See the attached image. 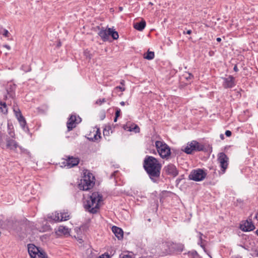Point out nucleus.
<instances>
[{
	"label": "nucleus",
	"instance_id": "7c9ffc66",
	"mask_svg": "<svg viewBox=\"0 0 258 258\" xmlns=\"http://www.w3.org/2000/svg\"><path fill=\"white\" fill-rule=\"evenodd\" d=\"M120 109L118 108H116L115 116H116V117H118L120 116Z\"/></svg>",
	"mask_w": 258,
	"mask_h": 258
},
{
	"label": "nucleus",
	"instance_id": "4d7b16f0",
	"mask_svg": "<svg viewBox=\"0 0 258 258\" xmlns=\"http://www.w3.org/2000/svg\"><path fill=\"white\" fill-rule=\"evenodd\" d=\"M149 5H153V3H151V2H150V3H149Z\"/></svg>",
	"mask_w": 258,
	"mask_h": 258
},
{
	"label": "nucleus",
	"instance_id": "72a5a7b5",
	"mask_svg": "<svg viewBox=\"0 0 258 258\" xmlns=\"http://www.w3.org/2000/svg\"><path fill=\"white\" fill-rule=\"evenodd\" d=\"M231 134H232V133H231V131H226L225 132V135H226L227 137H230V136H231Z\"/></svg>",
	"mask_w": 258,
	"mask_h": 258
},
{
	"label": "nucleus",
	"instance_id": "ea45409f",
	"mask_svg": "<svg viewBox=\"0 0 258 258\" xmlns=\"http://www.w3.org/2000/svg\"><path fill=\"white\" fill-rule=\"evenodd\" d=\"M116 89H119L121 90V91H124L125 90V88L124 87H120V86H117L115 88Z\"/></svg>",
	"mask_w": 258,
	"mask_h": 258
},
{
	"label": "nucleus",
	"instance_id": "a878e982",
	"mask_svg": "<svg viewBox=\"0 0 258 258\" xmlns=\"http://www.w3.org/2000/svg\"><path fill=\"white\" fill-rule=\"evenodd\" d=\"M3 136H4V135L1 133V132H0V146L2 148H4V146H5V144H4V142H3Z\"/></svg>",
	"mask_w": 258,
	"mask_h": 258
},
{
	"label": "nucleus",
	"instance_id": "4be33fe9",
	"mask_svg": "<svg viewBox=\"0 0 258 258\" xmlns=\"http://www.w3.org/2000/svg\"><path fill=\"white\" fill-rule=\"evenodd\" d=\"M60 221H66L70 219V215L68 212L60 213Z\"/></svg>",
	"mask_w": 258,
	"mask_h": 258
},
{
	"label": "nucleus",
	"instance_id": "6e6d98bb",
	"mask_svg": "<svg viewBox=\"0 0 258 258\" xmlns=\"http://www.w3.org/2000/svg\"><path fill=\"white\" fill-rule=\"evenodd\" d=\"M79 240L80 243L82 242V239H79Z\"/></svg>",
	"mask_w": 258,
	"mask_h": 258
},
{
	"label": "nucleus",
	"instance_id": "f257e3e1",
	"mask_svg": "<svg viewBox=\"0 0 258 258\" xmlns=\"http://www.w3.org/2000/svg\"><path fill=\"white\" fill-rule=\"evenodd\" d=\"M143 167L151 180L155 183L158 182L162 167L159 161L153 156H147L144 160Z\"/></svg>",
	"mask_w": 258,
	"mask_h": 258
},
{
	"label": "nucleus",
	"instance_id": "e433bc0d",
	"mask_svg": "<svg viewBox=\"0 0 258 258\" xmlns=\"http://www.w3.org/2000/svg\"><path fill=\"white\" fill-rule=\"evenodd\" d=\"M188 76L186 77L187 80L191 79L194 78V76L191 74H188Z\"/></svg>",
	"mask_w": 258,
	"mask_h": 258
},
{
	"label": "nucleus",
	"instance_id": "c756f323",
	"mask_svg": "<svg viewBox=\"0 0 258 258\" xmlns=\"http://www.w3.org/2000/svg\"><path fill=\"white\" fill-rule=\"evenodd\" d=\"M14 111L15 113V115H16L17 118L19 117V114L20 115H22L20 110L19 109H18L17 110L14 109Z\"/></svg>",
	"mask_w": 258,
	"mask_h": 258
},
{
	"label": "nucleus",
	"instance_id": "c03bdc74",
	"mask_svg": "<svg viewBox=\"0 0 258 258\" xmlns=\"http://www.w3.org/2000/svg\"><path fill=\"white\" fill-rule=\"evenodd\" d=\"M120 104L121 105V106H124L125 104V102H124V101H121L120 103Z\"/></svg>",
	"mask_w": 258,
	"mask_h": 258
},
{
	"label": "nucleus",
	"instance_id": "3c124183",
	"mask_svg": "<svg viewBox=\"0 0 258 258\" xmlns=\"http://www.w3.org/2000/svg\"><path fill=\"white\" fill-rule=\"evenodd\" d=\"M0 109L1 110V111L3 112V109H4L3 106H0Z\"/></svg>",
	"mask_w": 258,
	"mask_h": 258
},
{
	"label": "nucleus",
	"instance_id": "a211bd4d",
	"mask_svg": "<svg viewBox=\"0 0 258 258\" xmlns=\"http://www.w3.org/2000/svg\"><path fill=\"white\" fill-rule=\"evenodd\" d=\"M112 230L118 239H121L122 238L123 232L121 228L114 226L112 228Z\"/></svg>",
	"mask_w": 258,
	"mask_h": 258
},
{
	"label": "nucleus",
	"instance_id": "864d4df0",
	"mask_svg": "<svg viewBox=\"0 0 258 258\" xmlns=\"http://www.w3.org/2000/svg\"><path fill=\"white\" fill-rule=\"evenodd\" d=\"M255 233L258 236V229L255 231Z\"/></svg>",
	"mask_w": 258,
	"mask_h": 258
},
{
	"label": "nucleus",
	"instance_id": "5fc2aeb1",
	"mask_svg": "<svg viewBox=\"0 0 258 258\" xmlns=\"http://www.w3.org/2000/svg\"><path fill=\"white\" fill-rule=\"evenodd\" d=\"M221 137L222 139L224 138V136L223 135H221Z\"/></svg>",
	"mask_w": 258,
	"mask_h": 258
},
{
	"label": "nucleus",
	"instance_id": "f03ea898",
	"mask_svg": "<svg viewBox=\"0 0 258 258\" xmlns=\"http://www.w3.org/2000/svg\"><path fill=\"white\" fill-rule=\"evenodd\" d=\"M103 197L98 192H94L89 196L84 204L86 211L92 214H96L99 208V203L102 201Z\"/></svg>",
	"mask_w": 258,
	"mask_h": 258
},
{
	"label": "nucleus",
	"instance_id": "a18cd8bd",
	"mask_svg": "<svg viewBox=\"0 0 258 258\" xmlns=\"http://www.w3.org/2000/svg\"><path fill=\"white\" fill-rule=\"evenodd\" d=\"M118 171H114L112 174H111V176L113 177V176H114L115 175V173H117Z\"/></svg>",
	"mask_w": 258,
	"mask_h": 258
},
{
	"label": "nucleus",
	"instance_id": "13d9d810",
	"mask_svg": "<svg viewBox=\"0 0 258 258\" xmlns=\"http://www.w3.org/2000/svg\"><path fill=\"white\" fill-rule=\"evenodd\" d=\"M119 9H120V10L121 11V10H122V8L121 7H120V8H119Z\"/></svg>",
	"mask_w": 258,
	"mask_h": 258
},
{
	"label": "nucleus",
	"instance_id": "f704fd0d",
	"mask_svg": "<svg viewBox=\"0 0 258 258\" xmlns=\"http://www.w3.org/2000/svg\"><path fill=\"white\" fill-rule=\"evenodd\" d=\"M22 68L26 72H29V71H30L31 70V69H30V67H28L27 69H24V66H23L22 67Z\"/></svg>",
	"mask_w": 258,
	"mask_h": 258
},
{
	"label": "nucleus",
	"instance_id": "7ed1b4c3",
	"mask_svg": "<svg viewBox=\"0 0 258 258\" xmlns=\"http://www.w3.org/2000/svg\"><path fill=\"white\" fill-rule=\"evenodd\" d=\"M94 176L89 171H86L84 173L83 179L79 184V188L83 190H88L93 187L94 185Z\"/></svg>",
	"mask_w": 258,
	"mask_h": 258
},
{
	"label": "nucleus",
	"instance_id": "9d476101",
	"mask_svg": "<svg viewBox=\"0 0 258 258\" xmlns=\"http://www.w3.org/2000/svg\"><path fill=\"white\" fill-rule=\"evenodd\" d=\"M80 162V159L77 157H74L73 156H68L63 162L65 166H67L70 168L74 166H77Z\"/></svg>",
	"mask_w": 258,
	"mask_h": 258
},
{
	"label": "nucleus",
	"instance_id": "a19ab883",
	"mask_svg": "<svg viewBox=\"0 0 258 258\" xmlns=\"http://www.w3.org/2000/svg\"><path fill=\"white\" fill-rule=\"evenodd\" d=\"M191 33V30H188L186 32L183 31V34H190Z\"/></svg>",
	"mask_w": 258,
	"mask_h": 258
},
{
	"label": "nucleus",
	"instance_id": "bf43d9fd",
	"mask_svg": "<svg viewBox=\"0 0 258 258\" xmlns=\"http://www.w3.org/2000/svg\"><path fill=\"white\" fill-rule=\"evenodd\" d=\"M257 256H258V250H257Z\"/></svg>",
	"mask_w": 258,
	"mask_h": 258
},
{
	"label": "nucleus",
	"instance_id": "39448f33",
	"mask_svg": "<svg viewBox=\"0 0 258 258\" xmlns=\"http://www.w3.org/2000/svg\"><path fill=\"white\" fill-rule=\"evenodd\" d=\"M28 251L31 258H47L45 252L33 244H28Z\"/></svg>",
	"mask_w": 258,
	"mask_h": 258
},
{
	"label": "nucleus",
	"instance_id": "58836bf2",
	"mask_svg": "<svg viewBox=\"0 0 258 258\" xmlns=\"http://www.w3.org/2000/svg\"><path fill=\"white\" fill-rule=\"evenodd\" d=\"M199 239H200L201 243H202V235H203V234L202 233H201V232H199Z\"/></svg>",
	"mask_w": 258,
	"mask_h": 258
},
{
	"label": "nucleus",
	"instance_id": "603ef678",
	"mask_svg": "<svg viewBox=\"0 0 258 258\" xmlns=\"http://www.w3.org/2000/svg\"><path fill=\"white\" fill-rule=\"evenodd\" d=\"M124 82L123 80H122L121 82V84H122V85H124Z\"/></svg>",
	"mask_w": 258,
	"mask_h": 258
},
{
	"label": "nucleus",
	"instance_id": "9b49d317",
	"mask_svg": "<svg viewBox=\"0 0 258 258\" xmlns=\"http://www.w3.org/2000/svg\"><path fill=\"white\" fill-rule=\"evenodd\" d=\"M240 229L243 231H250L255 229V226L251 221L246 220L240 224Z\"/></svg>",
	"mask_w": 258,
	"mask_h": 258
},
{
	"label": "nucleus",
	"instance_id": "423d86ee",
	"mask_svg": "<svg viewBox=\"0 0 258 258\" xmlns=\"http://www.w3.org/2000/svg\"><path fill=\"white\" fill-rule=\"evenodd\" d=\"M205 149V147L203 145L199 143L196 141H192L190 143L187 144L186 147L183 151L188 154H191L195 151H202Z\"/></svg>",
	"mask_w": 258,
	"mask_h": 258
},
{
	"label": "nucleus",
	"instance_id": "09e8293b",
	"mask_svg": "<svg viewBox=\"0 0 258 258\" xmlns=\"http://www.w3.org/2000/svg\"><path fill=\"white\" fill-rule=\"evenodd\" d=\"M60 46H61V43H60V42H58V43L57 44V46L59 47Z\"/></svg>",
	"mask_w": 258,
	"mask_h": 258
},
{
	"label": "nucleus",
	"instance_id": "aec40b11",
	"mask_svg": "<svg viewBox=\"0 0 258 258\" xmlns=\"http://www.w3.org/2000/svg\"><path fill=\"white\" fill-rule=\"evenodd\" d=\"M146 25L145 20H142L140 22H137L134 24V27L137 30L142 31L145 27Z\"/></svg>",
	"mask_w": 258,
	"mask_h": 258
},
{
	"label": "nucleus",
	"instance_id": "c9c22d12",
	"mask_svg": "<svg viewBox=\"0 0 258 258\" xmlns=\"http://www.w3.org/2000/svg\"><path fill=\"white\" fill-rule=\"evenodd\" d=\"M120 258H132V256L128 254L123 255Z\"/></svg>",
	"mask_w": 258,
	"mask_h": 258
},
{
	"label": "nucleus",
	"instance_id": "b1692460",
	"mask_svg": "<svg viewBox=\"0 0 258 258\" xmlns=\"http://www.w3.org/2000/svg\"><path fill=\"white\" fill-rule=\"evenodd\" d=\"M110 36H111L112 38L114 40H116L118 38V33L116 31H113V29L110 28Z\"/></svg>",
	"mask_w": 258,
	"mask_h": 258
},
{
	"label": "nucleus",
	"instance_id": "5701e85b",
	"mask_svg": "<svg viewBox=\"0 0 258 258\" xmlns=\"http://www.w3.org/2000/svg\"><path fill=\"white\" fill-rule=\"evenodd\" d=\"M154 56L155 54L153 51H148L147 55L144 56V58L148 60H151L154 58Z\"/></svg>",
	"mask_w": 258,
	"mask_h": 258
},
{
	"label": "nucleus",
	"instance_id": "4c0bfd02",
	"mask_svg": "<svg viewBox=\"0 0 258 258\" xmlns=\"http://www.w3.org/2000/svg\"><path fill=\"white\" fill-rule=\"evenodd\" d=\"M9 135H10V136L12 138H15V133L13 132H9Z\"/></svg>",
	"mask_w": 258,
	"mask_h": 258
},
{
	"label": "nucleus",
	"instance_id": "2eb2a0df",
	"mask_svg": "<svg viewBox=\"0 0 258 258\" xmlns=\"http://www.w3.org/2000/svg\"><path fill=\"white\" fill-rule=\"evenodd\" d=\"M6 147L7 148L11 150H15L18 147V143L13 139H11L10 138L6 139Z\"/></svg>",
	"mask_w": 258,
	"mask_h": 258
},
{
	"label": "nucleus",
	"instance_id": "37998d69",
	"mask_svg": "<svg viewBox=\"0 0 258 258\" xmlns=\"http://www.w3.org/2000/svg\"><path fill=\"white\" fill-rule=\"evenodd\" d=\"M4 46L9 50H10L11 49V47L7 44L4 45Z\"/></svg>",
	"mask_w": 258,
	"mask_h": 258
},
{
	"label": "nucleus",
	"instance_id": "cd10ccee",
	"mask_svg": "<svg viewBox=\"0 0 258 258\" xmlns=\"http://www.w3.org/2000/svg\"><path fill=\"white\" fill-rule=\"evenodd\" d=\"M105 102H106V100L105 98H103L102 99H99L96 101V104L98 105H101L102 103Z\"/></svg>",
	"mask_w": 258,
	"mask_h": 258
},
{
	"label": "nucleus",
	"instance_id": "8fccbe9b",
	"mask_svg": "<svg viewBox=\"0 0 258 258\" xmlns=\"http://www.w3.org/2000/svg\"><path fill=\"white\" fill-rule=\"evenodd\" d=\"M117 118H118V117H116V116H115V117H114V122H116V121H117Z\"/></svg>",
	"mask_w": 258,
	"mask_h": 258
},
{
	"label": "nucleus",
	"instance_id": "ddd939ff",
	"mask_svg": "<svg viewBox=\"0 0 258 258\" xmlns=\"http://www.w3.org/2000/svg\"><path fill=\"white\" fill-rule=\"evenodd\" d=\"M164 170L166 174L173 176H176L178 173L175 166L172 164L165 166Z\"/></svg>",
	"mask_w": 258,
	"mask_h": 258
},
{
	"label": "nucleus",
	"instance_id": "79ce46f5",
	"mask_svg": "<svg viewBox=\"0 0 258 258\" xmlns=\"http://www.w3.org/2000/svg\"><path fill=\"white\" fill-rule=\"evenodd\" d=\"M233 70L236 72H238V68L237 67V65H235V66L234 67Z\"/></svg>",
	"mask_w": 258,
	"mask_h": 258
},
{
	"label": "nucleus",
	"instance_id": "20e7f679",
	"mask_svg": "<svg viewBox=\"0 0 258 258\" xmlns=\"http://www.w3.org/2000/svg\"><path fill=\"white\" fill-rule=\"evenodd\" d=\"M155 146L161 158L166 159L169 158L171 155L170 148L165 143L157 141L155 142Z\"/></svg>",
	"mask_w": 258,
	"mask_h": 258
},
{
	"label": "nucleus",
	"instance_id": "393cba45",
	"mask_svg": "<svg viewBox=\"0 0 258 258\" xmlns=\"http://www.w3.org/2000/svg\"><path fill=\"white\" fill-rule=\"evenodd\" d=\"M132 131H134L135 133H139L140 128L137 124H131V132Z\"/></svg>",
	"mask_w": 258,
	"mask_h": 258
},
{
	"label": "nucleus",
	"instance_id": "1a4fd4ad",
	"mask_svg": "<svg viewBox=\"0 0 258 258\" xmlns=\"http://www.w3.org/2000/svg\"><path fill=\"white\" fill-rule=\"evenodd\" d=\"M228 157L225 153L221 152L219 154L218 161L220 163L222 174L225 172V171L228 167Z\"/></svg>",
	"mask_w": 258,
	"mask_h": 258
},
{
	"label": "nucleus",
	"instance_id": "0eeeda50",
	"mask_svg": "<svg viewBox=\"0 0 258 258\" xmlns=\"http://www.w3.org/2000/svg\"><path fill=\"white\" fill-rule=\"evenodd\" d=\"M207 173L201 169L193 170L189 175V178L191 180L199 181L203 180L206 176Z\"/></svg>",
	"mask_w": 258,
	"mask_h": 258
},
{
	"label": "nucleus",
	"instance_id": "c85d7f7f",
	"mask_svg": "<svg viewBox=\"0 0 258 258\" xmlns=\"http://www.w3.org/2000/svg\"><path fill=\"white\" fill-rule=\"evenodd\" d=\"M100 138V133L99 132V130H98L96 132V135H94V138L95 140H97Z\"/></svg>",
	"mask_w": 258,
	"mask_h": 258
},
{
	"label": "nucleus",
	"instance_id": "6ab92c4d",
	"mask_svg": "<svg viewBox=\"0 0 258 258\" xmlns=\"http://www.w3.org/2000/svg\"><path fill=\"white\" fill-rule=\"evenodd\" d=\"M69 228L63 226H59L57 230L56 231L57 235H69Z\"/></svg>",
	"mask_w": 258,
	"mask_h": 258
},
{
	"label": "nucleus",
	"instance_id": "2f4dec72",
	"mask_svg": "<svg viewBox=\"0 0 258 258\" xmlns=\"http://www.w3.org/2000/svg\"><path fill=\"white\" fill-rule=\"evenodd\" d=\"M109 130L110 128H109L108 130L104 129L103 131V135L104 136H108L109 135Z\"/></svg>",
	"mask_w": 258,
	"mask_h": 258
},
{
	"label": "nucleus",
	"instance_id": "4468645a",
	"mask_svg": "<svg viewBox=\"0 0 258 258\" xmlns=\"http://www.w3.org/2000/svg\"><path fill=\"white\" fill-rule=\"evenodd\" d=\"M98 35L104 41L108 40L110 35V28H108V30L101 29L99 32Z\"/></svg>",
	"mask_w": 258,
	"mask_h": 258
},
{
	"label": "nucleus",
	"instance_id": "f8f14e48",
	"mask_svg": "<svg viewBox=\"0 0 258 258\" xmlns=\"http://www.w3.org/2000/svg\"><path fill=\"white\" fill-rule=\"evenodd\" d=\"M223 86L224 88H231L235 86V78L232 76H228L227 78H224Z\"/></svg>",
	"mask_w": 258,
	"mask_h": 258
},
{
	"label": "nucleus",
	"instance_id": "f3484780",
	"mask_svg": "<svg viewBox=\"0 0 258 258\" xmlns=\"http://www.w3.org/2000/svg\"><path fill=\"white\" fill-rule=\"evenodd\" d=\"M59 214L57 212L49 214L47 216V219L49 222H60Z\"/></svg>",
	"mask_w": 258,
	"mask_h": 258
},
{
	"label": "nucleus",
	"instance_id": "bb28decb",
	"mask_svg": "<svg viewBox=\"0 0 258 258\" xmlns=\"http://www.w3.org/2000/svg\"><path fill=\"white\" fill-rule=\"evenodd\" d=\"M123 128L124 130H126L127 131L131 132V124H128L123 125Z\"/></svg>",
	"mask_w": 258,
	"mask_h": 258
},
{
	"label": "nucleus",
	"instance_id": "dca6fc26",
	"mask_svg": "<svg viewBox=\"0 0 258 258\" xmlns=\"http://www.w3.org/2000/svg\"><path fill=\"white\" fill-rule=\"evenodd\" d=\"M76 125V116L72 115L67 122V127L69 131L72 130Z\"/></svg>",
	"mask_w": 258,
	"mask_h": 258
},
{
	"label": "nucleus",
	"instance_id": "de8ad7c7",
	"mask_svg": "<svg viewBox=\"0 0 258 258\" xmlns=\"http://www.w3.org/2000/svg\"><path fill=\"white\" fill-rule=\"evenodd\" d=\"M255 218L258 220V212L256 214Z\"/></svg>",
	"mask_w": 258,
	"mask_h": 258
},
{
	"label": "nucleus",
	"instance_id": "473e14b6",
	"mask_svg": "<svg viewBox=\"0 0 258 258\" xmlns=\"http://www.w3.org/2000/svg\"><path fill=\"white\" fill-rule=\"evenodd\" d=\"M9 31L6 29H4L3 35L5 37H9Z\"/></svg>",
	"mask_w": 258,
	"mask_h": 258
},
{
	"label": "nucleus",
	"instance_id": "6e6552de",
	"mask_svg": "<svg viewBox=\"0 0 258 258\" xmlns=\"http://www.w3.org/2000/svg\"><path fill=\"white\" fill-rule=\"evenodd\" d=\"M163 247H168L166 249V253H169L174 251H182L183 250V246L181 244H177L173 242H167L163 243L162 245Z\"/></svg>",
	"mask_w": 258,
	"mask_h": 258
},
{
	"label": "nucleus",
	"instance_id": "49530a36",
	"mask_svg": "<svg viewBox=\"0 0 258 258\" xmlns=\"http://www.w3.org/2000/svg\"><path fill=\"white\" fill-rule=\"evenodd\" d=\"M216 40H217L218 42H220V41H221V38H220V37H218V38H217Z\"/></svg>",
	"mask_w": 258,
	"mask_h": 258
},
{
	"label": "nucleus",
	"instance_id": "412c9836",
	"mask_svg": "<svg viewBox=\"0 0 258 258\" xmlns=\"http://www.w3.org/2000/svg\"><path fill=\"white\" fill-rule=\"evenodd\" d=\"M19 115V117H17V119L19 120L21 126L22 127V128H24L26 125V120L23 115H20V114Z\"/></svg>",
	"mask_w": 258,
	"mask_h": 258
}]
</instances>
